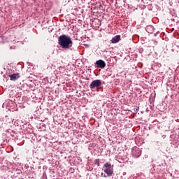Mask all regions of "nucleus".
<instances>
[{
	"mask_svg": "<svg viewBox=\"0 0 179 179\" xmlns=\"http://www.w3.org/2000/svg\"><path fill=\"white\" fill-rule=\"evenodd\" d=\"M139 110V107H136V111H138Z\"/></svg>",
	"mask_w": 179,
	"mask_h": 179,
	"instance_id": "nucleus-10",
	"label": "nucleus"
},
{
	"mask_svg": "<svg viewBox=\"0 0 179 179\" xmlns=\"http://www.w3.org/2000/svg\"><path fill=\"white\" fill-rule=\"evenodd\" d=\"M10 80H17L20 76H19V73H14L9 76Z\"/></svg>",
	"mask_w": 179,
	"mask_h": 179,
	"instance_id": "nucleus-7",
	"label": "nucleus"
},
{
	"mask_svg": "<svg viewBox=\"0 0 179 179\" xmlns=\"http://www.w3.org/2000/svg\"><path fill=\"white\" fill-rule=\"evenodd\" d=\"M94 164H96V166H98V167H99L100 166V159H95Z\"/></svg>",
	"mask_w": 179,
	"mask_h": 179,
	"instance_id": "nucleus-9",
	"label": "nucleus"
},
{
	"mask_svg": "<svg viewBox=\"0 0 179 179\" xmlns=\"http://www.w3.org/2000/svg\"><path fill=\"white\" fill-rule=\"evenodd\" d=\"M58 44L64 48V50H68L72 47V39H71L70 36H68L65 34L62 35L58 38Z\"/></svg>",
	"mask_w": 179,
	"mask_h": 179,
	"instance_id": "nucleus-1",
	"label": "nucleus"
},
{
	"mask_svg": "<svg viewBox=\"0 0 179 179\" xmlns=\"http://www.w3.org/2000/svg\"><path fill=\"white\" fill-rule=\"evenodd\" d=\"M100 86H101V80H95L91 83L90 87V89H94L95 87H100Z\"/></svg>",
	"mask_w": 179,
	"mask_h": 179,
	"instance_id": "nucleus-4",
	"label": "nucleus"
},
{
	"mask_svg": "<svg viewBox=\"0 0 179 179\" xmlns=\"http://www.w3.org/2000/svg\"><path fill=\"white\" fill-rule=\"evenodd\" d=\"M96 68H101V69H104L106 68V62L102 59L97 60L96 62Z\"/></svg>",
	"mask_w": 179,
	"mask_h": 179,
	"instance_id": "nucleus-5",
	"label": "nucleus"
},
{
	"mask_svg": "<svg viewBox=\"0 0 179 179\" xmlns=\"http://www.w3.org/2000/svg\"><path fill=\"white\" fill-rule=\"evenodd\" d=\"M104 169V173L107 174V177H111L113 176V168L111 167V164L107 162L103 165Z\"/></svg>",
	"mask_w": 179,
	"mask_h": 179,
	"instance_id": "nucleus-2",
	"label": "nucleus"
},
{
	"mask_svg": "<svg viewBox=\"0 0 179 179\" xmlns=\"http://www.w3.org/2000/svg\"><path fill=\"white\" fill-rule=\"evenodd\" d=\"M121 40V36L120 35H116L115 37L112 38L110 40L112 44H117Z\"/></svg>",
	"mask_w": 179,
	"mask_h": 179,
	"instance_id": "nucleus-6",
	"label": "nucleus"
},
{
	"mask_svg": "<svg viewBox=\"0 0 179 179\" xmlns=\"http://www.w3.org/2000/svg\"><path fill=\"white\" fill-rule=\"evenodd\" d=\"M131 153H132V155L134 156V157H136V159H138V157H139L141 156L142 151H141L139 148L134 147L132 148Z\"/></svg>",
	"mask_w": 179,
	"mask_h": 179,
	"instance_id": "nucleus-3",
	"label": "nucleus"
},
{
	"mask_svg": "<svg viewBox=\"0 0 179 179\" xmlns=\"http://www.w3.org/2000/svg\"><path fill=\"white\" fill-rule=\"evenodd\" d=\"M145 30L148 33H150V34H153V31H155V27L152 25H148L146 27Z\"/></svg>",
	"mask_w": 179,
	"mask_h": 179,
	"instance_id": "nucleus-8",
	"label": "nucleus"
}]
</instances>
